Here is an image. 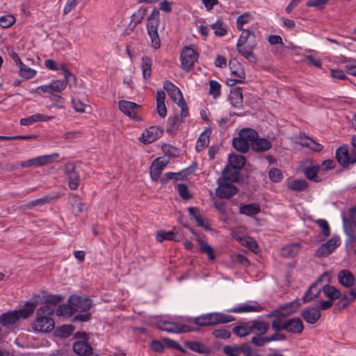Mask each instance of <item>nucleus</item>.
Listing matches in <instances>:
<instances>
[{"label":"nucleus","mask_w":356,"mask_h":356,"mask_svg":"<svg viewBox=\"0 0 356 356\" xmlns=\"http://www.w3.org/2000/svg\"><path fill=\"white\" fill-rule=\"evenodd\" d=\"M40 302L41 298L39 294H34L30 300L25 302L22 308L2 313L0 315V324L7 329H13L21 318L26 319L33 315Z\"/></svg>","instance_id":"f257e3e1"},{"label":"nucleus","mask_w":356,"mask_h":356,"mask_svg":"<svg viewBox=\"0 0 356 356\" xmlns=\"http://www.w3.org/2000/svg\"><path fill=\"white\" fill-rule=\"evenodd\" d=\"M236 44L237 51L250 63H256L257 58L253 53L257 47L255 33L248 29L242 30Z\"/></svg>","instance_id":"f03ea898"},{"label":"nucleus","mask_w":356,"mask_h":356,"mask_svg":"<svg viewBox=\"0 0 356 356\" xmlns=\"http://www.w3.org/2000/svg\"><path fill=\"white\" fill-rule=\"evenodd\" d=\"M54 309L51 307L42 306L36 311L35 318L31 323L32 329L38 332L48 333L54 329L55 323L51 316Z\"/></svg>","instance_id":"7ed1b4c3"},{"label":"nucleus","mask_w":356,"mask_h":356,"mask_svg":"<svg viewBox=\"0 0 356 356\" xmlns=\"http://www.w3.org/2000/svg\"><path fill=\"white\" fill-rule=\"evenodd\" d=\"M258 137V133L253 129L244 128L240 130L238 136L232 139L234 148L241 153H246L251 147L253 140Z\"/></svg>","instance_id":"20e7f679"},{"label":"nucleus","mask_w":356,"mask_h":356,"mask_svg":"<svg viewBox=\"0 0 356 356\" xmlns=\"http://www.w3.org/2000/svg\"><path fill=\"white\" fill-rule=\"evenodd\" d=\"M223 353L227 356H239L241 354H243L245 356H264L258 353V350L252 348L247 342L240 346H225Z\"/></svg>","instance_id":"39448f33"},{"label":"nucleus","mask_w":356,"mask_h":356,"mask_svg":"<svg viewBox=\"0 0 356 356\" xmlns=\"http://www.w3.org/2000/svg\"><path fill=\"white\" fill-rule=\"evenodd\" d=\"M68 303L72 305L74 312H86L92 305V300L88 296L72 295L68 299Z\"/></svg>","instance_id":"423d86ee"},{"label":"nucleus","mask_w":356,"mask_h":356,"mask_svg":"<svg viewBox=\"0 0 356 356\" xmlns=\"http://www.w3.org/2000/svg\"><path fill=\"white\" fill-rule=\"evenodd\" d=\"M198 57V53L194 49L189 47H184L180 55L183 70L187 72H189L197 61Z\"/></svg>","instance_id":"0eeeda50"},{"label":"nucleus","mask_w":356,"mask_h":356,"mask_svg":"<svg viewBox=\"0 0 356 356\" xmlns=\"http://www.w3.org/2000/svg\"><path fill=\"white\" fill-rule=\"evenodd\" d=\"M58 156L59 154L58 153L42 155L27 161H21L19 163V165L23 168H38L52 163L54 160L57 159Z\"/></svg>","instance_id":"6e6552de"},{"label":"nucleus","mask_w":356,"mask_h":356,"mask_svg":"<svg viewBox=\"0 0 356 356\" xmlns=\"http://www.w3.org/2000/svg\"><path fill=\"white\" fill-rule=\"evenodd\" d=\"M336 159L343 167H347L349 164L356 163V151L348 152L346 145L340 146L336 150Z\"/></svg>","instance_id":"1a4fd4ad"},{"label":"nucleus","mask_w":356,"mask_h":356,"mask_svg":"<svg viewBox=\"0 0 356 356\" xmlns=\"http://www.w3.org/2000/svg\"><path fill=\"white\" fill-rule=\"evenodd\" d=\"M158 329L170 333H184L193 330L188 325L170 321H160L156 323Z\"/></svg>","instance_id":"9d476101"},{"label":"nucleus","mask_w":356,"mask_h":356,"mask_svg":"<svg viewBox=\"0 0 356 356\" xmlns=\"http://www.w3.org/2000/svg\"><path fill=\"white\" fill-rule=\"evenodd\" d=\"M163 129L159 126H152L146 129L139 137V140L144 144H150L162 136Z\"/></svg>","instance_id":"9b49d317"},{"label":"nucleus","mask_w":356,"mask_h":356,"mask_svg":"<svg viewBox=\"0 0 356 356\" xmlns=\"http://www.w3.org/2000/svg\"><path fill=\"white\" fill-rule=\"evenodd\" d=\"M218 186L216 190V195L220 198L230 199L238 193V188L232 183L218 180Z\"/></svg>","instance_id":"f8f14e48"},{"label":"nucleus","mask_w":356,"mask_h":356,"mask_svg":"<svg viewBox=\"0 0 356 356\" xmlns=\"http://www.w3.org/2000/svg\"><path fill=\"white\" fill-rule=\"evenodd\" d=\"M64 172L68 178V186L71 190H76L79 187L80 176L76 171V165L72 163H67L64 166Z\"/></svg>","instance_id":"ddd939ff"},{"label":"nucleus","mask_w":356,"mask_h":356,"mask_svg":"<svg viewBox=\"0 0 356 356\" xmlns=\"http://www.w3.org/2000/svg\"><path fill=\"white\" fill-rule=\"evenodd\" d=\"M300 314L305 322L309 324L316 323L321 316L319 309L312 306L305 307Z\"/></svg>","instance_id":"4468645a"},{"label":"nucleus","mask_w":356,"mask_h":356,"mask_svg":"<svg viewBox=\"0 0 356 356\" xmlns=\"http://www.w3.org/2000/svg\"><path fill=\"white\" fill-rule=\"evenodd\" d=\"M207 316L208 323H211V326L227 323L235 321L234 316L219 312L208 313L207 314Z\"/></svg>","instance_id":"2eb2a0df"},{"label":"nucleus","mask_w":356,"mask_h":356,"mask_svg":"<svg viewBox=\"0 0 356 356\" xmlns=\"http://www.w3.org/2000/svg\"><path fill=\"white\" fill-rule=\"evenodd\" d=\"M168 165V161L157 158L152 163L149 174L152 181H158L163 168Z\"/></svg>","instance_id":"dca6fc26"},{"label":"nucleus","mask_w":356,"mask_h":356,"mask_svg":"<svg viewBox=\"0 0 356 356\" xmlns=\"http://www.w3.org/2000/svg\"><path fill=\"white\" fill-rule=\"evenodd\" d=\"M119 109L130 118L135 119L136 118V113L135 110L140 107V106L135 102L120 100L118 102Z\"/></svg>","instance_id":"f3484780"},{"label":"nucleus","mask_w":356,"mask_h":356,"mask_svg":"<svg viewBox=\"0 0 356 356\" xmlns=\"http://www.w3.org/2000/svg\"><path fill=\"white\" fill-rule=\"evenodd\" d=\"M184 344L186 348L197 353L209 355L212 353L211 348L207 347L201 342L184 341Z\"/></svg>","instance_id":"a211bd4d"},{"label":"nucleus","mask_w":356,"mask_h":356,"mask_svg":"<svg viewBox=\"0 0 356 356\" xmlns=\"http://www.w3.org/2000/svg\"><path fill=\"white\" fill-rule=\"evenodd\" d=\"M73 350L79 355L93 356L92 348L89 343L84 341H78L73 344ZM94 356H97V355Z\"/></svg>","instance_id":"6ab92c4d"},{"label":"nucleus","mask_w":356,"mask_h":356,"mask_svg":"<svg viewBox=\"0 0 356 356\" xmlns=\"http://www.w3.org/2000/svg\"><path fill=\"white\" fill-rule=\"evenodd\" d=\"M338 281L346 288H350L355 284V276L349 270H341L338 273Z\"/></svg>","instance_id":"aec40b11"},{"label":"nucleus","mask_w":356,"mask_h":356,"mask_svg":"<svg viewBox=\"0 0 356 356\" xmlns=\"http://www.w3.org/2000/svg\"><path fill=\"white\" fill-rule=\"evenodd\" d=\"M272 147L270 141L264 138L257 137L253 140L251 145L252 151L255 152H263L270 149Z\"/></svg>","instance_id":"412c9836"},{"label":"nucleus","mask_w":356,"mask_h":356,"mask_svg":"<svg viewBox=\"0 0 356 356\" xmlns=\"http://www.w3.org/2000/svg\"><path fill=\"white\" fill-rule=\"evenodd\" d=\"M182 238V235L179 232L174 231H158L156 235V239L159 242H163L165 240L179 241Z\"/></svg>","instance_id":"4be33fe9"},{"label":"nucleus","mask_w":356,"mask_h":356,"mask_svg":"<svg viewBox=\"0 0 356 356\" xmlns=\"http://www.w3.org/2000/svg\"><path fill=\"white\" fill-rule=\"evenodd\" d=\"M260 211L261 208L257 203L241 204L239 207V213L249 217H254Z\"/></svg>","instance_id":"5701e85b"},{"label":"nucleus","mask_w":356,"mask_h":356,"mask_svg":"<svg viewBox=\"0 0 356 356\" xmlns=\"http://www.w3.org/2000/svg\"><path fill=\"white\" fill-rule=\"evenodd\" d=\"M53 117L44 115L40 113H36L27 118H21L20 124L23 126H30L38 122H47L50 120Z\"/></svg>","instance_id":"b1692460"},{"label":"nucleus","mask_w":356,"mask_h":356,"mask_svg":"<svg viewBox=\"0 0 356 356\" xmlns=\"http://www.w3.org/2000/svg\"><path fill=\"white\" fill-rule=\"evenodd\" d=\"M211 128L207 127L206 129L200 135L196 145V152H200L204 147H208L209 144V138L211 134Z\"/></svg>","instance_id":"393cba45"},{"label":"nucleus","mask_w":356,"mask_h":356,"mask_svg":"<svg viewBox=\"0 0 356 356\" xmlns=\"http://www.w3.org/2000/svg\"><path fill=\"white\" fill-rule=\"evenodd\" d=\"M229 100L233 107L242 108L243 102L242 88L237 87L232 89L230 91Z\"/></svg>","instance_id":"a878e982"},{"label":"nucleus","mask_w":356,"mask_h":356,"mask_svg":"<svg viewBox=\"0 0 356 356\" xmlns=\"http://www.w3.org/2000/svg\"><path fill=\"white\" fill-rule=\"evenodd\" d=\"M70 202L72 205V212L74 216H79L87 209L86 204L81 202L76 195L73 194L70 196Z\"/></svg>","instance_id":"bb28decb"},{"label":"nucleus","mask_w":356,"mask_h":356,"mask_svg":"<svg viewBox=\"0 0 356 356\" xmlns=\"http://www.w3.org/2000/svg\"><path fill=\"white\" fill-rule=\"evenodd\" d=\"M251 333L255 334H265L270 328V324L264 321H253L250 325Z\"/></svg>","instance_id":"cd10ccee"},{"label":"nucleus","mask_w":356,"mask_h":356,"mask_svg":"<svg viewBox=\"0 0 356 356\" xmlns=\"http://www.w3.org/2000/svg\"><path fill=\"white\" fill-rule=\"evenodd\" d=\"M224 179L231 182H238L240 179V171L230 165L226 166L222 172Z\"/></svg>","instance_id":"c85d7f7f"},{"label":"nucleus","mask_w":356,"mask_h":356,"mask_svg":"<svg viewBox=\"0 0 356 356\" xmlns=\"http://www.w3.org/2000/svg\"><path fill=\"white\" fill-rule=\"evenodd\" d=\"M322 291L325 296H326L332 302L334 300L339 299L342 294L339 289L330 284L325 285L322 288Z\"/></svg>","instance_id":"c756f323"},{"label":"nucleus","mask_w":356,"mask_h":356,"mask_svg":"<svg viewBox=\"0 0 356 356\" xmlns=\"http://www.w3.org/2000/svg\"><path fill=\"white\" fill-rule=\"evenodd\" d=\"M322 289H316V284H312L305 292L302 300L304 303L309 302L316 298H317Z\"/></svg>","instance_id":"7c9ffc66"},{"label":"nucleus","mask_w":356,"mask_h":356,"mask_svg":"<svg viewBox=\"0 0 356 356\" xmlns=\"http://www.w3.org/2000/svg\"><path fill=\"white\" fill-rule=\"evenodd\" d=\"M300 248L299 243L289 244L282 248L281 254L284 257L293 258L298 254Z\"/></svg>","instance_id":"2f4dec72"},{"label":"nucleus","mask_w":356,"mask_h":356,"mask_svg":"<svg viewBox=\"0 0 356 356\" xmlns=\"http://www.w3.org/2000/svg\"><path fill=\"white\" fill-rule=\"evenodd\" d=\"M41 298V302H44L43 306L50 307L56 306L58 304L64 300V297L61 295L51 294L47 296H43L42 297L39 295Z\"/></svg>","instance_id":"473e14b6"},{"label":"nucleus","mask_w":356,"mask_h":356,"mask_svg":"<svg viewBox=\"0 0 356 356\" xmlns=\"http://www.w3.org/2000/svg\"><path fill=\"white\" fill-rule=\"evenodd\" d=\"M289 332L291 334H300L304 330V325L301 319L298 317H295L289 319Z\"/></svg>","instance_id":"72a5a7b5"},{"label":"nucleus","mask_w":356,"mask_h":356,"mask_svg":"<svg viewBox=\"0 0 356 356\" xmlns=\"http://www.w3.org/2000/svg\"><path fill=\"white\" fill-rule=\"evenodd\" d=\"M287 188L293 191L302 192L308 188V183L302 179H296L287 183Z\"/></svg>","instance_id":"f704fd0d"},{"label":"nucleus","mask_w":356,"mask_h":356,"mask_svg":"<svg viewBox=\"0 0 356 356\" xmlns=\"http://www.w3.org/2000/svg\"><path fill=\"white\" fill-rule=\"evenodd\" d=\"M197 241L200 246V251L202 253H206L210 260H214L216 259V254L213 248L202 240L200 236H197Z\"/></svg>","instance_id":"c9c22d12"},{"label":"nucleus","mask_w":356,"mask_h":356,"mask_svg":"<svg viewBox=\"0 0 356 356\" xmlns=\"http://www.w3.org/2000/svg\"><path fill=\"white\" fill-rule=\"evenodd\" d=\"M318 165H313L311 167L305 168L303 170V172L306 178L316 183L320 182L321 181V179L318 177Z\"/></svg>","instance_id":"e433bc0d"},{"label":"nucleus","mask_w":356,"mask_h":356,"mask_svg":"<svg viewBox=\"0 0 356 356\" xmlns=\"http://www.w3.org/2000/svg\"><path fill=\"white\" fill-rule=\"evenodd\" d=\"M147 13V9L144 7H141L138 9L136 13L131 15V19L129 23V26L131 31H133L136 25L142 22Z\"/></svg>","instance_id":"4c0bfd02"},{"label":"nucleus","mask_w":356,"mask_h":356,"mask_svg":"<svg viewBox=\"0 0 356 356\" xmlns=\"http://www.w3.org/2000/svg\"><path fill=\"white\" fill-rule=\"evenodd\" d=\"M152 60L149 56H143L142 58V71L144 79H149L152 75Z\"/></svg>","instance_id":"58836bf2"},{"label":"nucleus","mask_w":356,"mask_h":356,"mask_svg":"<svg viewBox=\"0 0 356 356\" xmlns=\"http://www.w3.org/2000/svg\"><path fill=\"white\" fill-rule=\"evenodd\" d=\"M229 163L230 166L240 171L245 164V158L242 155L233 154L229 157Z\"/></svg>","instance_id":"ea45409f"},{"label":"nucleus","mask_w":356,"mask_h":356,"mask_svg":"<svg viewBox=\"0 0 356 356\" xmlns=\"http://www.w3.org/2000/svg\"><path fill=\"white\" fill-rule=\"evenodd\" d=\"M355 300V298L350 295V291L348 293L341 294L340 300L335 305V309H344Z\"/></svg>","instance_id":"a19ab883"},{"label":"nucleus","mask_w":356,"mask_h":356,"mask_svg":"<svg viewBox=\"0 0 356 356\" xmlns=\"http://www.w3.org/2000/svg\"><path fill=\"white\" fill-rule=\"evenodd\" d=\"M301 306L298 299H296L289 302L281 305V309H283L287 316L296 312Z\"/></svg>","instance_id":"79ce46f5"},{"label":"nucleus","mask_w":356,"mask_h":356,"mask_svg":"<svg viewBox=\"0 0 356 356\" xmlns=\"http://www.w3.org/2000/svg\"><path fill=\"white\" fill-rule=\"evenodd\" d=\"M232 332L236 336L242 338L249 335L251 333V330L250 325L243 323L234 327Z\"/></svg>","instance_id":"37998d69"},{"label":"nucleus","mask_w":356,"mask_h":356,"mask_svg":"<svg viewBox=\"0 0 356 356\" xmlns=\"http://www.w3.org/2000/svg\"><path fill=\"white\" fill-rule=\"evenodd\" d=\"M263 310V307L261 306L254 305H242L238 307L232 308L228 309V312L232 313H243V312H261Z\"/></svg>","instance_id":"c03bdc74"},{"label":"nucleus","mask_w":356,"mask_h":356,"mask_svg":"<svg viewBox=\"0 0 356 356\" xmlns=\"http://www.w3.org/2000/svg\"><path fill=\"white\" fill-rule=\"evenodd\" d=\"M214 30V34L218 37H222L227 33V26L224 25L221 19H218L215 23L211 25Z\"/></svg>","instance_id":"a18cd8bd"},{"label":"nucleus","mask_w":356,"mask_h":356,"mask_svg":"<svg viewBox=\"0 0 356 356\" xmlns=\"http://www.w3.org/2000/svg\"><path fill=\"white\" fill-rule=\"evenodd\" d=\"M19 73L21 76L29 79L35 76L36 71L22 63L19 66Z\"/></svg>","instance_id":"49530a36"},{"label":"nucleus","mask_w":356,"mask_h":356,"mask_svg":"<svg viewBox=\"0 0 356 356\" xmlns=\"http://www.w3.org/2000/svg\"><path fill=\"white\" fill-rule=\"evenodd\" d=\"M67 83H70L68 80H56L49 84L50 90L51 91L60 92L66 88Z\"/></svg>","instance_id":"de8ad7c7"},{"label":"nucleus","mask_w":356,"mask_h":356,"mask_svg":"<svg viewBox=\"0 0 356 356\" xmlns=\"http://www.w3.org/2000/svg\"><path fill=\"white\" fill-rule=\"evenodd\" d=\"M74 330L72 325H63L57 329L58 335L62 338H67L71 336Z\"/></svg>","instance_id":"09e8293b"},{"label":"nucleus","mask_w":356,"mask_h":356,"mask_svg":"<svg viewBox=\"0 0 356 356\" xmlns=\"http://www.w3.org/2000/svg\"><path fill=\"white\" fill-rule=\"evenodd\" d=\"M220 84L216 80H211L209 81V95H211L213 99H217L220 95Z\"/></svg>","instance_id":"8fccbe9b"},{"label":"nucleus","mask_w":356,"mask_h":356,"mask_svg":"<svg viewBox=\"0 0 356 356\" xmlns=\"http://www.w3.org/2000/svg\"><path fill=\"white\" fill-rule=\"evenodd\" d=\"M268 177L273 183H279L284 178L282 171L277 168H271L268 172Z\"/></svg>","instance_id":"3c124183"},{"label":"nucleus","mask_w":356,"mask_h":356,"mask_svg":"<svg viewBox=\"0 0 356 356\" xmlns=\"http://www.w3.org/2000/svg\"><path fill=\"white\" fill-rule=\"evenodd\" d=\"M264 334H255L251 338L250 343L258 347H263L268 343L267 336Z\"/></svg>","instance_id":"603ef678"},{"label":"nucleus","mask_w":356,"mask_h":356,"mask_svg":"<svg viewBox=\"0 0 356 356\" xmlns=\"http://www.w3.org/2000/svg\"><path fill=\"white\" fill-rule=\"evenodd\" d=\"M147 33L151 39L152 46L154 49H159L161 46V40L158 34V29L147 30Z\"/></svg>","instance_id":"864d4df0"},{"label":"nucleus","mask_w":356,"mask_h":356,"mask_svg":"<svg viewBox=\"0 0 356 356\" xmlns=\"http://www.w3.org/2000/svg\"><path fill=\"white\" fill-rule=\"evenodd\" d=\"M177 191L180 197L184 200H188L192 198V195L190 193L188 186L185 184H178Z\"/></svg>","instance_id":"5fc2aeb1"},{"label":"nucleus","mask_w":356,"mask_h":356,"mask_svg":"<svg viewBox=\"0 0 356 356\" xmlns=\"http://www.w3.org/2000/svg\"><path fill=\"white\" fill-rule=\"evenodd\" d=\"M162 341L164 344V348L166 347L176 349L184 353H186V350L184 348H182L177 341L172 339L169 338H162Z\"/></svg>","instance_id":"6e6d98bb"},{"label":"nucleus","mask_w":356,"mask_h":356,"mask_svg":"<svg viewBox=\"0 0 356 356\" xmlns=\"http://www.w3.org/2000/svg\"><path fill=\"white\" fill-rule=\"evenodd\" d=\"M188 321L200 327L211 326V323H208L207 314L196 318H191Z\"/></svg>","instance_id":"4d7b16f0"},{"label":"nucleus","mask_w":356,"mask_h":356,"mask_svg":"<svg viewBox=\"0 0 356 356\" xmlns=\"http://www.w3.org/2000/svg\"><path fill=\"white\" fill-rule=\"evenodd\" d=\"M315 222L321 227V234L325 238L330 235V227L327 220L325 219H318Z\"/></svg>","instance_id":"13d9d810"},{"label":"nucleus","mask_w":356,"mask_h":356,"mask_svg":"<svg viewBox=\"0 0 356 356\" xmlns=\"http://www.w3.org/2000/svg\"><path fill=\"white\" fill-rule=\"evenodd\" d=\"M341 241L340 238L337 235H334L332 237L326 241L324 245H325L327 248L330 250L331 252H333V251L340 245Z\"/></svg>","instance_id":"bf43d9fd"},{"label":"nucleus","mask_w":356,"mask_h":356,"mask_svg":"<svg viewBox=\"0 0 356 356\" xmlns=\"http://www.w3.org/2000/svg\"><path fill=\"white\" fill-rule=\"evenodd\" d=\"M73 313L74 312L72 310V305L68 302L67 305H59L56 311L58 316H71Z\"/></svg>","instance_id":"052dcab7"},{"label":"nucleus","mask_w":356,"mask_h":356,"mask_svg":"<svg viewBox=\"0 0 356 356\" xmlns=\"http://www.w3.org/2000/svg\"><path fill=\"white\" fill-rule=\"evenodd\" d=\"M15 22V18L11 15H4L0 17V26L6 29L11 26Z\"/></svg>","instance_id":"680f3d73"},{"label":"nucleus","mask_w":356,"mask_h":356,"mask_svg":"<svg viewBox=\"0 0 356 356\" xmlns=\"http://www.w3.org/2000/svg\"><path fill=\"white\" fill-rule=\"evenodd\" d=\"M212 334L219 339H227L231 337V332L225 329H217L212 332Z\"/></svg>","instance_id":"e2e57ef3"},{"label":"nucleus","mask_w":356,"mask_h":356,"mask_svg":"<svg viewBox=\"0 0 356 356\" xmlns=\"http://www.w3.org/2000/svg\"><path fill=\"white\" fill-rule=\"evenodd\" d=\"M308 142L305 143L304 145L311 149L312 151L318 152H321L323 147L321 144L316 143L312 138L307 137Z\"/></svg>","instance_id":"0e129e2a"},{"label":"nucleus","mask_w":356,"mask_h":356,"mask_svg":"<svg viewBox=\"0 0 356 356\" xmlns=\"http://www.w3.org/2000/svg\"><path fill=\"white\" fill-rule=\"evenodd\" d=\"M331 253L330 250L323 243L316 250L314 255L316 257L322 258L327 257Z\"/></svg>","instance_id":"69168bd1"},{"label":"nucleus","mask_w":356,"mask_h":356,"mask_svg":"<svg viewBox=\"0 0 356 356\" xmlns=\"http://www.w3.org/2000/svg\"><path fill=\"white\" fill-rule=\"evenodd\" d=\"M51 101L53 102L52 106L57 108H63L65 99L60 95L51 94L49 97Z\"/></svg>","instance_id":"338daca9"},{"label":"nucleus","mask_w":356,"mask_h":356,"mask_svg":"<svg viewBox=\"0 0 356 356\" xmlns=\"http://www.w3.org/2000/svg\"><path fill=\"white\" fill-rule=\"evenodd\" d=\"M72 105L75 111L79 113H83L86 111V105L84 104L80 99L72 98Z\"/></svg>","instance_id":"774afa93"}]
</instances>
